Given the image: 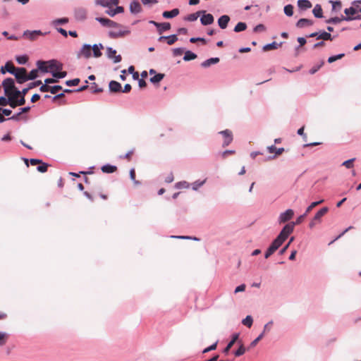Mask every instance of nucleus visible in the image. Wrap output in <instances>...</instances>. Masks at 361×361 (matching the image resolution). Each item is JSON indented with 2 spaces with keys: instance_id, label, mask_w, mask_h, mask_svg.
<instances>
[{
  "instance_id": "f257e3e1",
  "label": "nucleus",
  "mask_w": 361,
  "mask_h": 361,
  "mask_svg": "<svg viewBox=\"0 0 361 361\" xmlns=\"http://www.w3.org/2000/svg\"><path fill=\"white\" fill-rule=\"evenodd\" d=\"M286 229L280 232L277 238L272 242L269 247L267 249L264 255L266 259L269 258L275 251H276L283 244V243L286 240L284 238V233H286Z\"/></svg>"
},
{
  "instance_id": "f03ea898",
  "label": "nucleus",
  "mask_w": 361,
  "mask_h": 361,
  "mask_svg": "<svg viewBox=\"0 0 361 361\" xmlns=\"http://www.w3.org/2000/svg\"><path fill=\"white\" fill-rule=\"evenodd\" d=\"M307 214H304L302 215H300V216H298L297 218V219L295 220V222H291V223H289L288 224H286L283 228V229L281 230V231H283L285 229L287 228V230H286V233H284L285 235H284V238L286 239L288 235L293 233V230H294V227L295 225H298V224H300L305 219V218L306 217Z\"/></svg>"
},
{
  "instance_id": "7ed1b4c3",
  "label": "nucleus",
  "mask_w": 361,
  "mask_h": 361,
  "mask_svg": "<svg viewBox=\"0 0 361 361\" xmlns=\"http://www.w3.org/2000/svg\"><path fill=\"white\" fill-rule=\"evenodd\" d=\"M3 87L4 88L5 94L6 96H10L15 93V91H18L14 85V80L12 78H6L3 81Z\"/></svg>"
},
{
  "instance_id": "20e7f679",
  "label": "nucleus",
  "mask_w": 361,
  "mask_h": 361,
  "mask_svg": "<svg viewBox=\"0 0 361 361\" xmlns=\"http://www.w3.org/2000/svg\"><path fill=\"white\" fill-rule=\"evenodd\" d=\"M18 83H23L27 80V71L25 68H16L14 73H13Z\"/></svg>"
},
{
  "instance_id": "39448f33",
  "label": "nucleus",
  "mask_w": 361,
  "mask_h": 361,
  "mask_svg": "<svg viewBox=\"0 0 361 361\" xmlns=\"http://www.w3.org/2000/svg\"><path fill=\"white\" fill-rule=\"evenodd\" d=\"M344 13L347 16H354L357 13H361V0L353 3V6L345 8Z\"/></svg>"
},
{
  "instance_id": "423d86ee",
  "label": "nucleus",
  "mask_w": 361,
  "mask_h": 361,
  "mask_svg": "<svg viewBox=\"0 0 361 361\" xmlns=\"http://www.w3.org/2000/svg\"><path fill=\"white\" fill-rule=\"evenodd\" d=\"M328 207H323L319 210L314 215L312 221L310 223V228H312L316 225V224L319 223L321 221L322 217L324 216L328 212Z\"/></svg>"
},
{
  "instance_id": "0eeeda50",
  "label": "nucleus",
  "mask_w": 361,
  "mask_h": 361,
  "mask_svg": "<svg viewBox=\"0 0 361 361\" xmlns=\"http://www.w3.org/2000/svg\"><path fill=\"white\" fill-rule=\"evenodd\" d=\"M92 54V47L89 44H84L80 50L77 54V57L78 59L81 57H84L85 59H89Z\"/></svg>"
},
{
  "instance_id": "6e6552de",
  "label": "nucleus",
  "mask_w": 361,
  "mask_h": 361,
  "mask_svg": "<svg viewBox=\"0 0 361 361\" xmlns=\"http://www.w3.org/2000/svg\"><path fill=\"white\" fill-rule=\"evenodd\" d=\"M294 215V212L291 209H287L286 212L281 213L279 217V224H283L290 220Z\"/></svg>"
},
{
  "instance_id": "1a4fd4ad",
  "label": "nucleus",
  "mask_w": 361,
  "mask_h": 361,
  "mask_svg": "<svg viewBox=\"0 0 361 361\" xmlns=\"http://www.w3.org/2000/svg\"><path fill=\"white\" fill-rule=\"evenodd\" d=\"M224 136L223 147L228 146L233 141V133L230 130H225L219 132Z\"/></svg>"
},
{
  "instance_id": "9d476101",
  "label": "nucleus",
  "mask_w": 361,
  "mask_h": 361,
  "mask_svg": "<svg viewBox=\"0 0 361 361\" xmlns=\"http://www.w3.org/2000/svg\"><path fill=\"white\" fill-rule=\"evenodd\" d=\"M358 18H360V16H356V17H352V16H342V18L334 17V18H331L327 20L326 23L336 24V23H341L342 20H348H348H352L358 19Z\"/></svg>"
},
{
  "instance_id": "9b49d317",
  "label": "nucleus",
  "mask_w": 361,
  "mask_h": 361,
  "mask_svg": "<svg viewBox=\"0 0 361 361\" xmlns=\"http://www.w3.org/2000/svg\"><path fill=\"white\" fill-rule=\"evenodd\" d=\"M20 91H15L13 94L7 96L8 97V104L11 106V107L16 108V106H19L17 102V99L20 96Z\"/></svg>"
},
{
  "instance_id": "f8f14e48",
  "label": "nucleus",
  "mask_w": 361,
  "mask_h": 361,
  "mask_svg": "<svg viewBox=\"0 0 361 361\" xmlns=\"http://www.w3.org/2000/svg\"><path fill=\"white\" fill-rule=\"evenodd\" d=\"M96 20L99 21L103 26L116 27H119L120 25L109 18H97Z\"/></svg>"
},
{
  "instance_id": "ddd939ff",
  "label": "nucleus",
  "mask_w": 361,
  "mask_h": 361,
  "mask_svg": "<svg viewBox=\"0 0 361 361\" xmlns=\"http://www.w3.org/2000/svg\"><path fill=\"white\" fill-rule=\"evenodd\" d=\"M49 72L61 71L63 68V64L56 60L48 61Z\"/></svg>"
},
{
  "instance_id": "4468645a",
  "label": "nucleus",
  "mask_w": 361,
  "mask_h": 361,
  "mask_svg": "<svg viewBox=\"0 0 361 361\" xmlns=\"http://www.w3.org/2000/svg\"><path fill=\"white\" fill-rule=\"evenodd\" d=\"M42 33L39 30L29 31L26 30L23 33V36L30 40H35Z\"/></svg>"
},
{
  "instance_id": "2eb2a0df",
  "label": "nucleus",
  "mask_w": 361,
  "mask_h": 361,
  "mask_svg": "<svg viewBox=\"0 0 361 361\" xmlns=\"http://www.w3.org/2000/svg\"><path fill=\"white\" fill-rule=\"evenodd\" d=\"M16 71V67L11 61H8L4 66H2L1 68V72L3 74H5L6 72L10 73H14Z\"/></svg>"
},
{
  "instance_id": "dca6fc26",
  "label": "nucleus",
  "mask_w": 361,
  "mask_h": 361,
  "mask_svg": "<svg viewBox=\"0 0 361 361\" xmlns=\"http://www.w3.org/2000/svg\"><path fill=\"white\" fill-rule=\"evenodd\" d=\"M214 17L212 14H204L200 18L201 23L204 25H211L214 23Z\"/></svg>"
},
{
  "instance_id": "f3484780",
  "label": "nucleus",
  "mask_w": 361,
  "mask_h": 361,
  "mask_svg": "<svg viewBox=\"0 0 361 361\" xmlns=\"http://www.w3.org/2000/svg\"><path fill=\"white\" fill-rule=\"evenodd\" d=\"M230 20V18L227 15H224L222 16H221L219 20H218V24H219V26L221 28V29H225L226 28L227 25H228V23Z\"/></svg>"
},
{
  "instance_id": "a211bd4d",
  "label": "nucleus",
  "mask_w": 361,
  "mask_h": 361,
  "mask_svg": "<svg viewBox=\"0 0 361 361\" xmlns=\"http://www.w3.org/2000/svg\"><path fill=\"white\" fill-rule=\"evenodd\" d=\"M239 334H235L232 336L231 341L228 343L227 346L224 348V353L227 355L231 350V348L233 347L234 343L238 340Z\"/></svg>"
},
{
  "instance_id": "6ab92c4d",
  "label": "nucleus",
  "mask_w": 361,
  "mask_h": 361,
  "mask_svg": "<svg viewBox=\"0 0 361 361\" xmlns=\"http://www.w3.org/2000/svg\"><path fill=\"white\" fill-rule=\"evenodd\" d=\"M313 25V21L312 20L307 18H301L300 19L297 23L296 26L299 28H302L307 26H310Z\"/></svg>"
},
{
  "instance_id": "aec40b11",
  "label": "nucleus",
  "mask_w": 361,
  "mask_h": 361,
  "mask_svg": "<svg viewBox=\"0 0 361 361\" xmlns=\"http://www.w3.org/2000/svg\"><path fill=\"white\" fill-rule=\"evenodd\" d=\"M109 87L110 91L112 92H118L121 91V85L115 80H111L109 82Z\"/></svg>"
},
{
  "instance_id": "412c9836",
  "label": "nucleus",
  "mask_w": 361,
  "mask_h": 361,
  "mask_svg": "<svg viewBox=\"0 0 361 361\" xmlns=\"http://www.w3.org/2000/svg\"><path fill=\"white\" fill-rule=\"evenodd\" d=\"M104 49V46L102 44H94L92 47V51L93 52V56L95 58H99L102 56L101 49Z\"/></svg>"
},
{
  "instance_id": "4be33fe9",
  "label": "nucleus",
  "mask_w": 361,
  "mask_h": 361,
  "mask_svg": "<svg viewBox=\"0 0 361 361\" xmlns=\"http://www.w3.org/2000/svg\"><path fill=\"white\" fill-rule=\"evenodd\" d=\"M37 66L38 69L42 72L47 73L49 71L48 61H38L37 62Z\"/></svg>"
},
{
  "instance_id": "5701e85b",
  "label": "nucleus",
  "mask_w": 361,
  "mask_h": 361,
  "mask_svg": "<svg viewBox=\"0 0 361 361\" xmlns=\"http://www.w3.org/2000/svg\"><path fill=\"white\" fill-rule=\"evenodd\" d=\"M298 6L302 10H307L312 6L311 2L308 0H298Z\"/></svg>"
},
{
  "instance_id": "b1692460",
  "label": "nucleus",
  "mask_w": 361,
  "mask_h": 361,
  "mask_svg": "<svg viewBox=\"0 0 361 361\" xmlns=\"http://www.w3.org/2000/svg\"><path fill=\"white\" fill-rule=\"evenodd\" d=\"M179 14V10L178 8H174L169 11H164L162 14L164 18H171L177 16Z\"/></svg>"
},
{
  "instance_id": "393cba45",
  "label": "nucleus",
  "mask_w": 361,
  "mask_h": 361,
  "mask_svg": "<svg viewBox=\"0 0 361 361\" xmlns=\"http://www.w3.org/2000/svg\"><path fill=\"white\" fill-rule=\"evenodd\" d=\"M129 33L128 31H122V30H119V31H111L109 32V36L111 37V38H118V37H122L123 36H125L126 35H128Z\"/></svg>"
},
{
  "instance_id": "a878e982",
  "label": "nucleus",
  "mask_w": 361,
  "mask_h": 361,
  "mask_svg": "<svg viewBox=\"0 0 361 361\" xmlns=\"http://www.w3.org/2000/svg\"><path fill=\"white\" fill-rule=\"evenodd\" d=\"M130 9L132 13H138L141 11L142 8L138 1H133L130 4Z\"/></svg>"
},
{
  "instance_id": "bb28decb",
  "label": "nucleus",
  "mask_w": 361,
  "mask_h": 361,
  "mask_svg": "<svg viewBox=\"0 0 361 361\" xmlns=\"http://www.w3.org/2000/svg\"><path fill=\"white\" fill-rule=\"evenodd\" d=\"M101 169L103 173H111L116 171L117 167L116 166L106 164V165L103 166Z\"/></svg>"
},
{
  "instance_id": "cd10ccee",
  "label": "nucleus",
  "mask_w": 361,
  "mask_h": 361,
  "mask_svg": "<svg viewBox=\"0 0 361 361\" xmlns=\"http://www.w3.org/2000/svg\"><path fill=\"white\" fill-rule=\"evenodd\" d=\"M219 59L216 57V58H211V59H209L206 61H204L202 63V66L203 67H209L212 64H215V63H219Z\"/></svg>"
},
{
  "instance_id": "c85d7f7f",
  "label": "nucleus",
  "mask_w": 361,
  "mask_h": 361,
  "mask_svg": "<svg viewBox=\"0 0 361 361\" xmlns=\"http://www.w3.org/2000/svg\"><path fill=\"white\" fill-rule=\"evenodd\" d=\"M317 39L332 40V37L330 33L323 31L317 36Z\"/></svg>"
},
{
  "instance_id": "c756f323",
  "label": "nucleus",
  "mask_w": 361,
  "mask_h": 361,
  "mask_svg": "<svg viewBox=\"0 0 361 361\" xmlns=\"http://www.w3.org/2000/svg\"><path fill=\"white\" fill-rule=\"evenodd\" d=\"M312 13L316 18H322L323 16L322 8L320 5H316Z\"/></svg>"
},
{
  "instance_id": "7c9ffc66",
  "label": "nucleus",
  "mask_w": 361,
  "mask_h": 361,
  "mask_svg": "<svg viewBox=\"0 0 361 361\" xmlns=\"http://www.w3.org/2000/svg\"><path fill=\"white\" fill-rule=\"evenodd\" d=\"M163 39H167V44H169V45H171V44H174L177 41V39H178L176 35H171V36H169V37H161L159 38V40L161 41Z\"/></svg>"
},
{
  "instance_id": "2f4dec72",
  "label": "nucleus",
  "mask_w": 361,
  "mask_h": 361,
  "mask_svg": "<svg viewBox=\"0 0 361 361\" xmlns=\"http://www.w3.org/2000/svg\"><path fill=\"white\" fill-rule=\"evenodd\" d=\"M196 58H197V55L195 54L192 53L190 51H187L185 53V55L183 56V60L185 61H188L195 59Z\"/></svg>"
},
{
  "instance_id": "473e14b6",
  "label": "nucleus",
  "mask_w": 361,
  "mask_h": 361,
  "mask_svg": "<svg viewBox=\"0 0 361 361\" xmlns=\"http://www.w3.org/2000/svg\"><path fill=\"white\" fill-rule=\"evenodd\" d=\"M158 28L159 32L161 34L164 31L169 30L171 28V25L169 23H159V27Z\"/></svg>"
},
{
  "instance_id": "72a5a7b5",
  "label": "nucleus",
  "mask_w": 361,
  "mask_h": 361,
  "mask_svg": "<svg viewBox=\"0 0 361 361\" xmlns=\"http://www.w3.org/2000/svg\"><path fill=\"white\" fill-rule=\"evenodd\" d=\"M247 28V25L246 23H243V22H240L238 23L234 27V31L235 32H241V31H243L245 30H246Z\"/></svg>"
},
{
  "instance_id": "f704fd0d",
  "label": "nucleus",
  "mask_w": 361,
  "mask_h": 361,
  "mask_svg": "<svg viewBox=\"0 0 361 361\" xmlns=\"http://www.w3.org/2000/svg\"><path fill=\"white\" fill-rule=\"evenodd\" d=\"M277 48H278V44L276 42H274L271 44H266L265 46H264L263 50L264 51H267L276 49Z\"/></svg>"
},
{
  "instance_id": "c9c22d12",
  "label": "nucleus",
  "mask_w": 361,
  "mask_h": 361,
  "mask_svg": "<svg viewBox=\"0 0 361 361\" xmlns=\"http://www.w3.org/2000/svg\"><path fill=\"white\" fill-rule=\"evenodd\" d=\"M324 202L323 200H320V201H318V202H313L310 204V205L306 209V211L305 212V214H306L307 215L312 211V209L313 208H314L315 207H317V205L320 204L321 203H322Z\"/></svg>"
},
{
  "instance_id": "e433bc0d",
  "label": "nucleus",
  "mask_w": 361,
  "mask_h": 361,
  "mask_svg": "<svg viewBox=\"0 0 361 361\" xmlns=\"http://www.w3.org/2000/svg\"><path fill=\"white\" fill-rule=\"evenodd\" d=\"M164 74L158 73V74L155 75L154 77L151 78L150 81L152 83L159 82L164 78Z\"/></svg>"
},
{
  "instance_id": "4c0bfd02",
  "label": "nucleus",
  "mask_w": 361,
  "mask_h": 361,
  "mask_svg": "<svg viewBox=\"0 0 361 361\" xmlns=\"http://www.w3.org/2000/svg\"><path fill=\"white\" fill-rule=\"evenodd\" d=\"M66 75H67V73L66 71H52V75L54 78H63L66 76Z\"/></svg>"
},
{
  "instance_id": "58836bf2",
  "label": "nucleus",
  "mask_w": 361,
  "mask_h": 361,
  "mask_svg": "<svg viewBox=\"0 0 361 361\" xmlns=\"http://www.w3.org/2000/svg\"><path fill=\"white\" fill-rule=\"evenodd\" d=\"M124 11L123 8L122 6H117L114 10L107 11V13L110 16H114L117 13H123Z\"/></svg>"
},
{
  "instance_id": "ea45409f",
  "label": "nucleus",
  "mask_w": 361,
  "mask_h": 361,
  "mask_svg": "<svg viewBox=\"0 0 361 361\" xmlns=\"http://www.w3.org/2000/svg\"><path fill=\"white\" fill-rule=\"evenodd\" d=\"M200 13H205L204 11H199V12H197V13H192V14H190L188 15L187 17H186V20H188V21H195L197 19L198 16H199V14Z\"/></svg>"
},
{
  "instance_id": "a19ab883",
  "label": "nucleus",
  "mask_w": 361,
  "mask_h": 361,
  "mask_svg": "<svg viewBox=\"0 0 361 361\" xmlns=\"http://www.w3.org/2000/svg\"><path fill=\"white\" fill-rule=\"evenodd\" d=\"M253 322V319L251 316H247L243 321L242 323L243 325L250 328L252 326Z\"/></svg>"
},
{
  "instance_id": "79ce46f5",
  "label": "nucleus",
  "mask_w": 361,
  "mask_h": 361,
  "mask_svg": "<svg viewBox=\"0 0 361 361\" xmlns=\"http://www.w3.org/2000/svg\"><path fill=\"white\" fill-rule=\"evenodd\" d=\"M284 13L288 16H292L293 14V6L291 4L286 5L284 7Z\"/></svg>"
},
{
  "instance_id": "37998d69",
  "label": "nucleus",
  "mask_w": 361,
  "mask_h": 361,
  "mask_svg": "<svg viewBox=\"0 0 361 361\" xmlns=\"http://www.w3.org/2000/svg\"><path fill=\"white\" fill-rule=\"evenodd\" d=\"M37 75H38V70L37 69L32 70L28 75L27 74V80H34L37 77Z\"/></svg>"
},
{
  "instance_id": "c03bdc74",
  "label": "nucleus",
  "mask_w": 361,
  "mask_h": 361,
  "mask_svg": "<svg viewBox=\"0 0 361 361\" xmlns=\"http://www.w3.org/2000/svg\"><path fill=\"white\" fill-rule=\"evenodd\" d=\"M130 178L133 181L134 184L137 185L140 184V182L135 179V169H131L130 171Z\"/></svg>"
},
{
  "instance_id": "a18cd8bd",
  "label": "nucleus",
  "mask_w": 361,
  "mask_h": 361,
  "mask_svg": "<svg viewBox=\"0 0 361 361\" xmlns=\"http://www.w3.org/2000/svg\"><path fill=\"white\" fill-rule=\"evenodd\" d=\"M355 160V158L348 159L343 162L342 166H345L347 169H351L353 167V162Z\"/></svg>"
},
{
  "instance_id": "49530a36",
  "label": "nucleus",
  "mask_w": 361,
  "mask_h": 361,
  "mask_svg": "<svg viewBox=\"0 0 361 361\" xmlns=\"http://www.w3.org/2000/svg\"><path fill=\"white\" fill-rule=\"evenodd\" d=\"M344 55H345L344 54H338V55H336V56H330L328 59V62L331 63L336 61V60L342 59L344 56Z\"/></svg>"
},
{
  "instance_id": "de8ad7c7",
  "label": "nucleus",
  "mask_w": 361,
  "mask_h": 361,
  "mask_svg": "<svg viewBox=\"0 0 361 361\" xmlns=\"http://www.w3.org/2000/svg\"><path fill=\"white\" fill-rule=\"evenodd\" d=\"M246 349L243 346V345L241 343L239 348L235 352V355L236 357H239L240 355H243L245 353Z\"/></svg>"
},
{
  "instance_id": "09e8293b",
  "label": "nucleus",
  "mask_w": 361,
  "mask_h": 361,
  "mask_svg": "<svg viewBox=\"0 0 361 361\" xmlns=\"http://www.w3.org/2000/svg\"><path fill=\"white\" fill-rule=\"evenodd\" d=\"M8 339V335L6 333L0 331V345H4Z\"/></svg>"
},
{
  "instance_id": "8fccbe9b",
  "label": "nucleus",
  "mask_w": 361,
  "mask_h": 361,
  "mask_svg": "<svg viewBox=\"0 0 361 361\" xmlns=\"http://www.w3.org/2000/svg\"><path fill=\"white\" fill-rule=\"evenodd\" d=\"M97 4L100 5L103 7H110L109 0H95Z\"/></svg>"
},
{
  "instance_id": "3c124183",
  "label": "nucleus",
  "mask_w": 361,
  "mask_h": 361,
  "mask_svg": "<svg viewBox=\"0 0 361 361\" xmlns=\"http://www.w3.org/2000/svg\"><path fill=\"white\" fill-rule=\"evenodd\" d=\"M330 3L332 4L333 10H340L342 7V4L341 1H331Z\"/></svg>"
},
{
  "instance_id": "603ef678",
  "label": "nucleus",
  "mask_w": 361,
  "mask_h": 361,
  "mask_svg": "<svg viewBox=\"0 0 361 361\" xmlns=\"http://www.w3.org/2000/svg\"><path fill=\"white\" fill-rule=\"evenodd\" d=\"M79 82H80V79L75 78L73 80H67L66 82V84L68 86H75V85H78L79 84Z\"/></svg>"
},
{
  "instance_id": "864d4df0",
  "label": "nucleus",
  "mask_w": 361,
  "mask_h": 361,
  "mask_svg": "<svg viewBox=\"0 0 361 361\" xmlns=\"http://www.w3.org/2000/svg\"><path fill=\"white\" fill-rule=\"evenodd\" d=\"M40 165L37 166V171L41 173H44L47 171L48 165L44 163L39 164Z\"/></svg>"
},
{
  "instance_id": "5fc2aeb1",
  "label": "nucleus",
  "mask_w": 361,
  "mask_h": 361,
  "mask_svg": "<svg viewBox=\"0 0 361 361\" xmlns=\"http://www.w3.org/2000/svg\"><path fill=\"white\" fill-rule=\"evenodd\" d=\"M133 154H134V149H132V150L129 151L128 152H127L125 155L121 156V158L125 159L128 160V161H131L132 156L133 155Z\"/></svg>"
},
{
  "instance_id": "6e6d98bb",
  "label": "nucleus",
  "mask_w": 361,
  "mask_h": 361,
  "mask_svg": "<svg viewBox=\"0 0 361 361\" xmlns=\"http://www.w3.org/2000/svg\"><path fill=\"white\" fill-rule=\"evenodd\" d=\"M28 60V58L27 56H18L16 58V61L18 63L20 64H24Z\"/></svg>"
},
{
  "instance_id": "4d7b16f0",
  "label": "nucleus",
  "mask_w": 361,
  "mask_h": 361,
  "mask_svg": "<svg viewBox=\"0 0 361 361\" xmlns=\"http://www.w3.org/2000/svg\"><path fill=\"white\" fill-rule=\"evenodd\" d=\"M107 54H108V56L109 58L110 59H114V57L116 56V51L113 49L111 47H109L107 49Z\"/></svg>"
},
{
  "instance_id": "13d9d810",
  "label": "nucleus",
  "mask_w": 361,
  "mask_h": 361,
  "mask_svg": "<svg viewBox=\"0 0 361 361\" xmlns=\"http://www.w3.org/2000/svg\"><path fill=\"white\" fill-rule=\"evenodd\" d=\"M61 90H62V87L60 85L51 86L50 92L55 94Z\"/></svg>"
},
{
  "instance_id": "bf43d9fd",
  "label": "nucleus",
  "mask_w": 361,
  "mask_h": 361,
  "mask_svg": "<svg viewBox=\"0 0 361 361\" xmlns=\"http://www.w3.org/2000/svg\"><path fill=\"white\" fill-rule=\"evenodd\" d=\"M264 336V333H262L260 335H259V336L257 338H256L251 343H250V347L251 348H253L255 347L257 343L263 338Z\"/></svg>"
},
{
  "instance_id": "052dcab7",
  "label": "nucleus",
  "mask_w": 361,
  "mask_h": 361,
  "mask_svg": "<svg viewBox=\"0 0 361 361\" xmlns=\"http://www.w3.org/2000/svg\"><path fill=\"white\" fill-rule=\"evenodd\" d=\"M266 30L265 26L263 24H259L254 28V32H264Z\"/></svg>"
},
{
  "instance_id": "680f3d73",
  "label": "nucleus",
  "mask_w": 361,
  "mask_h": 361,
  "mask_svg": "<svg viewBox=\"0 0 361 361\" xmlns=\"http://www.w3.org/2000/svg\"><path fill=\"white\" fill-rule=\"evenodd\" d=\"M68 22V19L67 18H59V19H56L54 21V24L55 25H57V24H65V23H67Z\"/></svg>"
},
{
  "instance_id": "e2e57ef3",
  "label": "nucleus",
  "mask_w": 361,
  "mask_h": 361,
  "mask_svg": "<svg viewBox=\"0 0 361 361\" xmlns=\"http://www.w3.org/2000/svg\"><path fill=\"white\" fill-rule=\"evenodd\" d=\"M190 42L191 43H195V42H202L204 44H206V42H206V40H205V39L202 38V37H197V38L192 37V38H190Z\"/></svg>"
},
{
  "instance_id": "0e129e2a",
  "label": "nucleus",
  "mask_w": 361,
  "mask_h": 361,
  "mask_svg": "<svg viewBox=\"0 0 361 361\" xmlns=\"http://www.w3.org/2000/svg\"><path fill=\"white\" fill-rule=\"evenodd\" d=\"M50 90H51V86L48 85L46 83L44 85H42L39 88V90L42 92H50Z\"/></svg>"
},
{
  "instance_id": "69168bd1",
  "label": "nucleus",
  "mask_w": 361,
  "mask_h": 361,
  "mask_svg": "<svg viewBox=\"0 0 361 361\" xmlns=\"http://www.w3.org/2000/svg\"><path fill=\"white\" fill-rule=\"evenodd\" d=\"M294 240V238L293 237H291L289 242L288 243L287 245H286V246H284L281 250H280V254L283 255V253H285V252L286 251V250L288 249V247H289L290 244Z\"/></svg>"
},
{
  "instance_id": "338daca9",
  "label": "nucleus",
  "mask_w": 361,
  "mask_h": 361,
  "mask_svg": "<svg viewBox=\"0 0 361 361\" xmlns=\"http://www.w3.org/2000/svg\"><path fill=\"white\" fill-rule=\"evenodd\" d=\"M234 154H235V151H233V150H226L221 154V157L223 159H226V158H227V157L228 155Z\"/></svg>"
},
{
  "instance_id": "774afa93",
  "label": "nucleus",
  "mask_w": 361,
  "mask_h": 361,
  "mask_svg": "<svg viewBox=\"0 0 361 361\" xmlns=\"http://www.w3.org/2000/svg\"><path fill=\"white\" fill-rule=\"evenodd\" d=\"M42 82L41 80H37L35 82H31L29 84V88L32 89V88H34L37 86H39L40 85H42Z\"/></svg>"
}]
</instances>
